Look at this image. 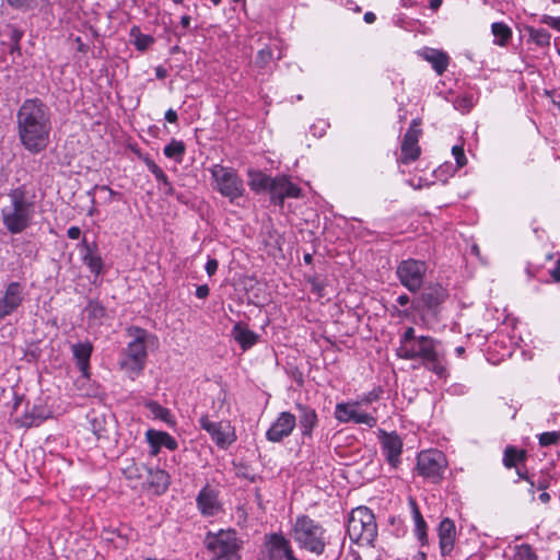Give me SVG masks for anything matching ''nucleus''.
Wrapping results in <instances>:
<instances>
[{
    "mask_svg": "<svg viewBox=\"0 0 560 560\" xmlns=\"http://www.w3.org/2000/svg\"><path fill=\"white\" fill-rule=\"evenodd\" d=\"M67 235L71 240H78L81 236V230L79 226H70L67 231Z\"/></svg>",
    "mask_w": 560,
    "mask_h": 560,
    "instance_id": "nucleus-54",
    "label": "nucleus"
},
{
    "mask_svg": "<svg viewBox=\"0 0 560 560\" xmlns=\"http://www.w3.org/2000/svg\"><path fill=\"white\" fill-rule=\"evenodd\" d=\"M269 192L271 202L282 206L285 198H299L301 188L287 176H277L272 180Z\"/></svg>",
    "mask_w": 560,
    "mask_h": 560,
    "instance_id": "nucleus-18",
    "label": "nucleus"
},
{
    "mask_svg": "<svg viewBox=\"0 0 560 560\" xmlns=\"http://www.w3.org/2000/svg\"><path fill=\"white\" fill-rule=\"evenodd\" d=\"M396 301H397V303H398L400 306H406V305H408V304H410V303L412 304V302H411V300H410L409 295H408V294H405V293H404V294H400V295L397 298V300H396Z\"/></svg>",
    "mask_w": 560,
    "mask_h": 560,
    "instance_id": "nucleus-56",
    "label": "nucleus"
},
{
    "mask_svg": "<svg viewBox=\"0 0 560 560\" xmlns=\"http://www.w3.org/2000/svg\"><path fill=\"white\" fill-rule=\"evenodd\" d=\"M296 427V416L282 411L278 415L266 432V439L272 443H280L289 438Z\"/></svg>",
    "mask_w": 560,
    "mask_h": 560,
    "instance_id": "nucleus-15",
    "label": "nucleus"
},
{
    "mask_svg": "<svg viewBox=\"0 0 560 560\" xmlns=\"http://www.w3.org/2000/svg\"><path fill=\"white\" fill-rule=\"evenodd\" d=\"M382 452L387 460V463L393 467L397 468L400 464V455L402 452V441L400 436L395 433H386L383 432V438L381 441Z\"/></svg>",
    "mask_w": 560,
    "mask_h": 560,
    "instance_id": "nucleus-21",
    "label": "nucleus"
},
{
    "mask_svg": "<svg viewBox=\"0 0 560 560\" xmlns=\"http://www.w3.org/2000/svg\"><path fill=\"white\" fill-rule=\"evenodd\" d=\"M51 115L38 97L26 98L16 112V131L22 147L32 154L45 151L50 143Z\"/></svg>",
    "mask_w": 560,
    "mask_h": 560,
    "instance_id": "nucleus-1",
    "label": "nucleus"
},
{
    "mask_svg": "<svg viewBox=\"0 0 560 560\" xmlns=\"http://www.w3.org/2000/svg\"><path fill=\"white\" fill-rule=\"evenodd\" d=\"M84 312L86 313L88 318L93 320L102 319L106 315L105 306L101 302L95 300H90L88 302Z\"/></svg>",
    "mask_w": 560,
    "mask_h": 560,
    "instance_id": "nucleus-42",
    "label": "nucleus"
},
{
    "mask_svg": "<svg viewBox=\"0 0 560 560\" xmlns=\"http://www.w3.org/2000/svg\"><path fill=\"white\" fill-rule=\"evenodd\" d=\"M196 501L202 515L213 516L220 511L218 492L208 485L199 491Z\"/></svg>",
    "mask_w": 560,
    "mask_h": 560,
    "instance_id": "nucleus-25",
    "label": "nucleus"
},
{
    "mask_svg": "<svg viewBox=\"0 0 560 560\" xmlns=\"http://www.w3.org/2000/svg\"><path fill=\"white\" fill-rule=\"evenodd\" d=\"M290 536L300 549L315 556H322L329 544V536L323 524L306 514L295 517Z\"/></svg>",
    "mask_w": 560,
    "mask_h": 560,
    "instance_id": "nucleus-4",
    "label": "nucleus"
},
{
    "mask_svg": "<svg viewBox=\"0 0 560 560\" xmlns=\"http://www.w3.org/2000/svg\"><path fill=\"white\" fill-rule=\"evenodd\" d=\"M130 36L133 37V44L138 50L143 51L154 43L153 36L142 34L138 26L131 28Z\"/></svg>",
    "mask_w": 560,
    "mask_h": 560,
    "instance_id": "nucleus-41",
    "label": "nucleus"
},
{
    "mask_svg": "<svg viewBox=\"0 0 560 560\" xmlns=\"http://www.w3.org/2000/svg\"><path fill=\"white\" fill-rule=\"evenodd\" d=\"M526 32L529 36V40L535 43L537 46L547 47L550 45L551 35L547 30L527 26Z\"/></svg>",
    "mask_w": 560,
    "mask_h": 560,
    "instance_id": "nucleus-40",
    "label": "nucleus"
},
{
    "mask_svg": "<svg viewBox=\"0 0 560 560\" xmlns=\"http://www.w3.org/2000/svg\"><path fill=\"white\" fill-rule=\"evenodd\" d=\"M8 199L1 209L2 224L11 234H20L32 224L35 202L24 187L10 190Z\"/></svg>",
    "mask_w": 560,
    "mask_h": 560,
    "instance_id": "nucleus-3",
    "label": "nucleus"
},
{
    "mask_svg": "<svg viewBox=\"0 0 560 560\" xmlns=\"http://www.w3.org/2000/svg\"><path fill=\"white\" fill-rule=\"evenodd\" d=\"M549 487V480L547 477H541L537 481V488L538 490L545 491Z\"/></svg>",
    "mask_w": 560,
    "mask_h": 560,
    "instance_id": "nucleus-57",
    "label": "nucleus"
},
{
    "mask_svg": "<svg viewBox=\"0 0 560 560\" xmlns=\"http://www.w3.org/2000/svg\"><path fill=\"white\" fill-rule=\"evenodd\" d=\"M515 560H537V555L535 553L532 546L527 544H523L517 547L515 552Z\"/></svg>",
    "mask_w": 560,
    "mask_h": 560,
    "instance_id": "nucleus-43",
    "label": "nucleus"
},
{
    "mask_svg": "<svg viewBox=\"0 0 560 560\" xmlns=\"http://www.w3.org/2000/svg\"><path fill=\"white\" fill-rule=\"evenodd\" d=\"M10 7L11 9L27 13V12H34L37 9H43L47 3L48 0H2Z\"/></svg>",
    "mask_w": 560,
    "mask_h": 560,
    "instance_id": "nucleus-35",
    "label": "nucleus"
},
{
    "mask_svg": "<svg viewBox=\"0 0 560 560\" xmlns=\"http://www.w3.org/2000/svg\"><path fill=\"white\" fill-rule=\"evenodd\" d=\"M71 349L80 372L83 376H89L90 358L93 351L92 345L90 342H79L72 345Z\"/></svg>",
    "mask_w": 560,
    "mask_h": 560,
    "instance_id": "nucleus-30",
    "label": "nucleus"
},
{
    "mask_svg": "<svg viewBox=\"0 0 560 560\" xmlns=\"http://www.w3.org/2000/svg\"><path fill=\"white\" fill-rule=\"evenodd\" d=\"M148 409L154 415L155 418L167 421V418L171 416V412L167 408L161 406L156 401H149L147 404Z\"/></svg>",
    "mask_w": 560,
    "mask_h": 560,
    "instance_id": "nucleus-45",
    "label": "nucleus"
},
{
    "mask_svg": "<svg viewBox=\"0 0 560 560\" xmlns=\"http://www.w3.org/2000/svg\"><path fill=\"white\" fill-rule=\"evenodd\" d=\"M447 467L445 455L438 450L422 451L417 456L416 471L431 483H440Z\"/></svg>",
    "mask_w": 560,
    "mask_h": 560,
    "instance_id": "nucleus-9",
    "label": "nucleus"
},
{
    "mask_svg": "<svg viewBox=\"0 0 560 560\" xmlns=\"http://www.w3.org/2000/svg\"><path fill=\"white\" fill-rule=\"evenodd\" d=\"M351 541L360 546L373 547L377 536V525L373 512L366 506L353 509L347 525Z\"/></svg>",
    "mask_w": 560,
    "mask_h": 560,
    "instance_id": "nucleus-6",
    "label": "nucleus"
},
{
    "mask_svg": "<svg viewBox=\"0 0 560 560\" xmlns=\"http://www.w3.org/2000/svg\"><path fill=\"white\" fill-rule=\"evenodd\" d=\"M191 18L189 15H183L180 18V25L183 28L188 30L190 27Z\"/></svg>",
    "mask_w": 560,
    "mask_h": 560,
    "instance_id": "nucleus-59",
    "label": "nucleus"
},
{
    "mask_svg": "<svg viewBox=\"0 0 560 560\" xmlns=\"http://www.w3.org/2000/svg\"><path fill=\"white\" fill-rule=\"evenodd\" d=\"M144 163L149 171L155 176L156 180L160 183V189L163 190L165 195H174V188L168 180L167 176L163 172V170L151 159L145 158Z\"/></svg>",
    "mask_w": 560,
    "mask_h": 560,
    "instance_id": "nucleus-33",
    "label": "nucleus"
},
{
    "mask_svg": "<svg viewBox=\"0 0 560 560\" xmlns=\"http://www.w3.org/2000/svg\"><path fill=\"white\" fill-rule=\"evenodd\" d=\"M23 31L16 27L15 25H7L3 35L8 40L9 45V52L11 55L13 54H21V47H20V40L23 37Z\"/></svg>",
    "mask_w": 560,
    "mask_h": 560,
    "instance_id": "nucleus-36",
    "label": "nucleus"
},
{
    "mask_svg": "<svg viewBox=\"0 0 560 560\" xmlns=\"http://www.w3.org/2000/svg\"><path fill=\"white\" fill-rule=\"evenodd\" d=\"M420 125V119H413L404 136L400 148L401 154L399 158V161L402 164H409L420 156L421 150L418 144L421 136V129L419 128Z\"/></svg>",
    "mask_w": 560,
    "mask_h": 560,
    "instance_id": "nucleus-14",
    "label": "nucleus"
},
{
    "mask_svg": "<svg viewBox=\"0 0 560 560\" xmlns=\"http://www.w3.org/2000/svg\"><path fill=\"white\" fill-rule=\"evenodd\" d=\"M396 355L402 360L417 361L420 366L439 377H445L447 374L441 341L431 336L419 335L418 340L405 349H396Z\"/></svg>",
    "mask_w": 560,
    "mask_h": 560,
    "instance_id": "nucleus-2",
    "label": "nucleus"
},
{
    "mask_svg": "<svg viewBox=\"0 0 560 560\" xmlns=\"http://www.w3.org/2000/svg\"><path fill=\"white\" fill-rule=\"evenodd\" d=\"M419 55L428 62L431 63L433 70L438 75H442L448 65H450V57L446 52L434 49V48H424L421 51H419Z\"/></svg>",
    "mask_w": 560,
    "mask_h": 560,
    "instance_id": "nucleus-27",
    "label": "nucleus"
},
{
    "mask_svg": "<svg viewBox=\"0 0 560 560\" xmlns=\"http://www.w3.org/2000/svg\"><path fill=\"white\" fill-rule=\"evenodd\" d=\"M298 410L299 428L303 439H312L313 431L318 424L316 410L308 405L295 404Z\"/></svg>",
    "mask_w": 560,
    "mask_h": 560,
    "instance_id": "nucleus-22",
    "label": "nucleus"
},
{
    "mask_svg": "<svg viewBox=\"0 0 560 560\" xmlns=\"http://www.w3.org/2000/svg\"><path fill=\"white\" fill-rule=\"evenodd\" d=\"M210 172L215 183L214 188L231 202L243 196L244 183L233 168L215 164Z\"/></svg>",
    "mask_w": 560,
    "mask_h": 560,
    "instance_id": "nucleus-11",
    "label": "nucleus"
},
{
    "mask_svg": "<svg viewBox=\"0 0 560 560\" xmlns=\"http://www.w3.org/2000/svg\"><path fill=\"white\" fill-rule=\"evenodd\" d=\"M267 560H299L293 552L289 539L281 533L266 536Z\"/></svg>",
    "mask_w": 560,
    "mask_h": 560,
    "instance_id": "nucleus-16",
    "label": "nucleus"
},
{
    "mask_svg": "<svg viewBox=\"0 0 560 560\" xmlns=\"http://www.w3.org/2000/svg\"><path fill=\"white\" fill-rule=\"evenodd\" d=\"M448 298V291L441 283L431 282L413 299L411 310L438 317L442 305Z\"/></svg>",
    "mask_w": 560,
    "mask_h": 560,
    "instance_id": "nucleus-8",
    "label": "nucleus"
},
{
    "mask_svg": "<svg viewBox=\"0 0 560 560\" xmlns=\"http://www.w3.org/2000/svg\"><path fill=\"white\" fill-rule=\"evenodd\" d=\"M170 483V475L165 470L149 467L144 488L151 489L154 494L160 495L168 489Z\"/></svg>",
    "mask_w": 560,
    "mask_h": 560,
    "instance_id": "nucleus-26",
    "label": "nucleus"
},
{
    "mask_svg": "<svg viewBox=\"0 0 560 560\" xmlns=\"http://www.w3.org/2000/svg\"><path fill=\"white\" fill-rule=\"evenodd\" d=\"M408 502H409L412 518L415 522V534H416L417 538L420 540V542L422 545H424L428 542L427 523L420 512V509L418 506L416 499L410 497Z\"/></svg>",
    "mask_w": 560,
    "mask_h": 560,
    "instance_id": "nucleus-31",
    "label": "nucleus"
},
{
    "mask_svg": "<svg viewBox=\"0 0 560 560\" xmlns=\"http://www.w3.org/2000/svg\"><path fill=\"white\" fill-rule=\"evenodd\" d=\"M491 33L494 37V45L504 47L512 38V30L503 22H494L491 25Z\"/></svg>",
    "mask_w": 560,
    "mask_h": 560,
    "instance_id": "nucleus-37",
    "label": "nucleus"
},
{
    "mask_svg": "<svg viewBox=\"0 0 560 560\" xmlns=\"http://www.w3.org/2000/svg\"><path fill=\"white\" fill-rule=\"evenodd\" d=\"M173 196H174V197H176V199H177L179 202L185 203V205H187V203H188V199H186V197H185V195H184V194H182V192H176V191L174 190V195H173Z\"/></svg>",
    "mask_w": 560,
    "mask_h": 560,
    "instance_id": "nucleus-63",
    "label": "nucleus"
},
{
    "mask_svg": "<svg viewBox=\"0 0 560 560\" xmlns=\"http://www.w3.org/2000/svg\"><path fill=\"white\" fill-rule=\"evenodd\" d=\"M455 107L462 110H469L472 107V100L470 96L457 97Z\"/></svg>",
    "mask_w": 560,
    "mask_h": 560,
    "instance_id": "nucleus-49",
    "label": "nucleus"
},
{
    "mask_svg": "<svg viewBox=\"0 0 560 560\" xmlns=\"http://www.w3.org/2000/svg\"><path fill=\"white\" fill-rule=\"evenodd\" d=\"M452 153L455 158V161H456V164L458 167H463L467 164V159H466L463 147L454 145L452 149Z\"/></svg>",
    "mask_w": 560,
    "mask_h": 560,
    "instance_id": "nucleus-48",
    "label": "nucleus"
},
{
    "mask_svg": "<svg viewBox=\"0 0 560 560\" xmlns=\"http://www.w3.org/2000/svg\"><path fill=\"white\" fill-rule=\"evenodd\" d=\"M416 340H418V336L416 335L415 328L408 327V328H406L404 334L400 336L399 347L397 349H405L406 347H408L410 343L415 342Z\"/></svg>",
    "mask_w": 560,
    "mask_h": 560,
    "instance_id": "nucleus-47",
    "label": "nucleus"
},
{
    "mask_svg": "<svg viewBox=\"0 0 560 560\" xmlns=\"http://www.w3.org/2000/svg\"><path fill=\"white\" fill-rule=\"evenodd\" d=\"M205 541L207 549L218 559L242 560L240 551L243 547V541L238 539L236 530L221 529L215 534L208 533Z\"/></svg>",
    "mask_w": 560,
    "mask_h": 560,
    "instance_id": "nucleus-7",
    "label": "nucleus"
},
{
    "mask_svg": "<svg viewBox=\"0 0 560 560\" xmlns=\"http://www.w3.org/2000/svg\"><path fill=\"white\" fill-rule=\"evenodd\" d=\"M129 335L133 337V340L122 351L119 366L133 380L145 366L148 359L147 342L152 336L140 327L130 328Z\"/></svg>",
    "mask_w": 560,
    "mask_h": 560,
    "instance_id": "nucleus-5",
    "label": "nucleus"
},
{
    "mask_svg": "<svg viewBox=\"0 0 560 560\" xmlns=\"http://www.w3.org/2000/svg\"><path fill=\"white\" fill-rule=\"evenodd\" d=\"M165 119L171 124L177 122V120H178L177 113L172 108L167 109L165 112Z\"/></svg>",
    "mask_w": 560,
    "mask_h": 560,
    "instance_id": "nucleus-55",
    "label": "nucleus"
},
{
    "mask_svg": "<svg viewBox=\"0 0 560 560\" xmlns=\"http://www.w3.org/2000/svg\"><path fill=\"white\" fill-rule=\"evenodd\" d=\"M219 262L215 258H208L206 264V272L209 277H212L218 270Z\"/></svg>",
    "mask_w": 560,
    "mask_h": 560,
    "instance_id": "nucleus-52",
    "label": "nucleus"
},
{
    "mask_svg": "<svg viewBox=\"0 0 560 560\" xmlns=\"http://www.w3.org/2000/svg\"><path fill=\"white\" fill-rule=\"evenodd\" d=\"M538 499L540 500L541 503L547 504L550 501V494L546 491H542L539 494Z\"/></svg>",
    "mask_w": 560,
    "mask_h": 560,
    "instance_id": "nucleus-62",
    "label": "nucleus"
},
{
    "mask_svg": "<svg viewBox=\"0 0 560 560\" xmlns=\"http://www.w3.org/2000/svg\"><path fill=\"white\" fill-rule=\"evenodd\" d=\"M82 261L89 270L98 277L103 272L104 261L98 252L96 243H88L86 238L82 241Z\"/></svg>",
    "mask_w": 560,
    "mask_h": 560,
    "instance_id": "nucleus-24",
    "label": "nucleus"
},
{
    "mask_svg": "<svg viewBox=\"0 0 560 560\" xmlns=\"http://www.w3.org/2000/svg\"><path fill=\"white\" fill-rule=\"evenodd\" d=\"M145 438L150 446L152 447L151 454L155 455L162 446L174 451L177 448L176 440L166 432L155 431L149 429L145 433Z\"/></svg>",
    "mask_w": 560,
    "mask_h": 560,
    "instance_id": "nucleus-28",
    "label": "nucleus"
},
{
    "mask_svg": "<svg viewBox=\"0 0 560 560\" xmlns=\"http://www.w3.org/2000/svg\"><path fill=\"white\" fill-rule=\"evenodd\" d=\"M96 189H100V190H103V191H108L110 199H112L114 196L118 195V192L114 191V190H113V189H110L108 186H97V185H96V186L93 188V190H96Z\"/></svg>",
    "mask_w": 560,
    "mask_h": 560,
    "instance_id": "nucleus-60",
    "label": "nucleus"
},
{
    "mask_svg": "<svg viewBox=\"0 0 560 560\" xmlns=\"http://www.w3.org/2000/svg\"><path fill=\"white\" fill-rule=\"evenodd\" d=\"M427 271L428 264L424 260L408 258L397 265L396 276L410 293H417L423 288Z\"/></svg>",
    "mask_w": 560,
    "mask_h": 560,
    "instance_id": "nucleus-10",
    "label": "nucleus"
},
{
    "mask_svg": "<svg viewBox=\"0 0 560 560\" xmlns=\"http://www.w3.org/2000/svg\"><path fill=\"white\" fill-rule=\"evenodd\" d=\"M209 287L207 284L198 285L196 289V296L198 299H206L209 295Z\"/></svg>",
    "mask_w": 560,
    "mask_h": 560,
    "instance_id": "nucleus-53",
    "label": "nucleus"
},
{
    "mask_svg": "<svg viewBox=\"0 0 560 560\" xmlns=\"http://www.w3.org/2000/svg\"><path fill=\"white\" fill-rule=\"evenodd\" d=\"M238 475L242 476L243 478L249 480L250 482L256 481V475H250L249 472H246V471L238 472Z\"/></svg>",
    "mask_w": 560,
    "mask_h": 560,
    "instance_id": "nucleus-64",
    "label": "nucleus"
},
{
    "mask_svg": "<svg viewBox=\"0 0 560 560\" xmlns=\"http://www.w3.org/2000/svg\"><path fill=\"white\" fill-rule=\"evenodd\" d=\"M526 451L517 450L514 446H506L503 455V464L506 468L516 467L518 463L526 459Z\"/></svg>",
    "mask_w": 560,
    "mask_h": 560,
    "instance_id": "nucleus-38",
    "label": "nucleus"
},
{
    "mask_svg": "<svg viewBox=\"0 0 560 560\" xmlns=\"http://www.w3.org/2000/svg\"><path fill=\"white\" fill-rule=\"evenodd\" d=\"M149 467L142 463H137L133 458H125L121 462V474L130 482L132 488L145 487L147 474Z\"/></svg>",
    "mask_w": 560,
    "mask_h": 560,
    "instance_id": "nucleus-19",
    "label": "nucleus"
},
{
    "mask_svg": "<svg viewBox=\"0 0 560 560\" xmlns=\"http://www.w3.org/2000/svg\"><path fill=\"white\" fill-rule=\"evenodd\" d=\"M308 282L311 284L312 292H315L319 296H322L323 295V290L325 288V284H324L323 280H320L318 278H312V279L308 280Z\"/></svg>",
    "mask_w": 560,
    "mask_h": 560,
    "instance_id": "nucleus-51",
    "label": "nucleus"
},
{
    "mask_svg": "<svg viewBox=\"0 0 560 560\" xmlns=\"http://www.w3.org/2000/svg\"><path fill=\"white\" fill-rule=\"evenodd\" d=\"M439 547L442 557L452 555L456 541V526L453 520L443 518L438 528Z\"/></svg>",
    "mask_w": 560,
    "mask_h": 560,
    "instance_id": "nucleus-20",
    "label": "nucleus"
},
{
    "mask_svg": "<svg viewBox=\"0 0 560 560\" xmlns=\"http://www.w3.org/2000/svg\"><path fill=\"white\" fill-rule=\"evenodd\" d=\"M51 410L44 404L34 405L25 413L15 419V423L22 428L38 427L51 417Z\"/></svg>",
    "mask_w": 560,
    "mask_h": 560,
    "instance_id": "nucleus-23",
    "label": "nucleus"
},
{
    "mask_svg": "<svg viewBox=\"0 0 560 560\" xmlns=\"http://www.w3.org/2000/svg\"><path fill=\"white\" fill-rule=\"evenodd\" d=\"M25 298L24 285L19 281L10 282L2 296H0V319H3L14 312L23 304Z\"/></svg>",
    "mask_w": 560,
    "mask_h": 560,
    "instance_id": "nucleus-13",
    "label": "nucleus"
},
{
    "mask_svg": "<svg viewBox=\"0 0 560 560\" xmlns=\"http://www.w3.org/2000/svg\"><path fill=\"white\" fill-rule=\"evenodd\" d=\"M90 423H91L92 431H93L94 435L96 436L97 441H109L110 440L109 431L112 428V422H108L106 420L105 416H103V415L94 416L90 420Z\"/></svg>",
    "mask_w": 560,
    "mask_h": 560,
    "instance_id": "nucleus-34",
    "label": "nucleus"
},
{
    "mask_svg": "<svg viewBox=\"0 0 560 560\" xmlns=\"http://www.w3.org/2000/svg\"><path fill=\"white\" fill-rule=\"evenodd\" d=\"M363 20L368 24H372L376 20V15L373 12H366L363 16Z\"/></svg>",
    "mask_w": 560,
    "mask_h": 560,
    "instance_id": "nucleus-61",
    "label": "nucleus"
},
{
    "mask_svg": "<svg viewBox=\"0 0 560 560\" xmlns=\"http://www.w3.org/2000/svg\"><path fill=\"white\" fill-rule=\"evenodd\" d=\"M540 22L542 24H546V25L557 30V31H560V18H555V16L545 14L541 16Z\"/></svg>",
    "mask_w": 560,
    "mask_h": 560,
    "instance_id": "nucleus-50",
    "label": "nucleus"
},
{
    "mask_svg": "<svg viewBox=\"0 0 560 560\" xmlns=\"http://www.w3.org/2000/svg\"><path fill=\"white\" fill-rule=\"evenodd\" d=\"M273 58L272 50L269 47L261 48L256 56L255 63L259 68H265Z\"/></svg>",
    "mask_w": 560,
    "mask_h": 560,
    "instance_id": "nucleus-46",
    "label": "nucleus"
},
{
    "mask_svg": "<svg viewBox=\"0 0 560 560\" xmlns=\"http://www.w3.org/2000/svg\"><path fill=\"white\" fill-rule=\"evenodd\" d=\"M550 276H551L553 282H556V283L560 282V268L558 266H556L553 269H551Z\"/></svg>",
    "mask_w": 560,
    "mask_h": 560,
    "instance_id": "nucleus-58",
    "label": "nucleus"
},
{
    "mask_svg": "<svg viewBox=\"0 0 560 560\" xmlns=\"http://www.w3.org/2000/svg\"><path fill=\"white\" fill-rule=\"evenodd\" d=\"M248 185L255 192L269 191L273 178L261 171L249 168L247 172Z\"/></svg>",
    "mask_w": 560,
    "mask_h": 560,
    "instance_id": "nucleus-32",
    "label": "nucleus"
},
{
    "mask_svg": "<svg viewBox=\"0 0 560 560\" xmlns=\"http://www.w3.org/2000/svg\"><path fill=\"white\" fill-rule=\"evenodd\" d=\"M232 337L246 351L257 343L259 336L250 330L247 325L236 323L232 329Z\"/></svg>",
    "mask_w": 560,
    "mask_h": 560,
    "instance_id": "nucleus-29",
    "label": "nucleus"
},
{
    "mask_svg": "<svg viewBox=\"0 0 560 560\" xmlns=\"http://www.w3.org/2000/svg\"><path fill=\"white\" fill-rule=\"evenodd\" d=\"M185 151H186L185 143L183 141L176 140V139H173L163 149V152L166 158L174 159L178 163H180L183 161Z\"/></svg>",
    "mask_w": 560,
    "mask_h": 560,
    "instance_id": "nucleus-39",
    "label": "nucleus"
},
{
    "mask_svg": "<svg viewBox=\"0 0 560 560\" xmlns=\"http://www.w3.org/2000/svg\"><path fill=\"white\" fill-rule=\"evenodd\" d=\"M539 445L542 447L558 444L560 441L559 431L544 432L538 436Z\"/></svg>",
    "mask_w": 560,
    "mask_h": 560,
    "instance_id": "nucleus-44",
    "label": "nucleus"
},
{
    "mask_svg": "<svg viewBox=\"0 0 560 560\" xmlns=\"http://www.w3.org/2000/svg\"><path fill=\"white\" fill-rule=\"evenodd\" d=\"M199 424L202 430L209 433L215 445L222 450H226L236 441V435L228 421H211L208 415H202Z\"/></svg>",
    "mask_w": 560,
    "mask_h": 560,
    "instance_id": "nucleus-12",
    "label": "nucleus"
},
{
    "mask_svg": "<svg viewBox=\"0 0 560 560\" xmlns=\"http://www.w3.org/2000/svg\"><path fill=\"white\" fill-rule=\"evenodd\" d=\"M335 417L339 422H353L357 424H365L369 428H373L376 425V418L370 413L359 411L357 409V404H337Z\"/></svg>",
    "mask_w": 560,
    "mask_h": 560,
    "instance_id": "nucleus-17",
    "label": "nucleus"
}]
</instances>
